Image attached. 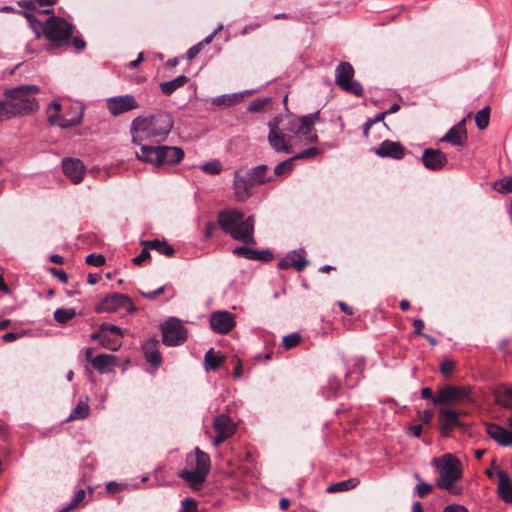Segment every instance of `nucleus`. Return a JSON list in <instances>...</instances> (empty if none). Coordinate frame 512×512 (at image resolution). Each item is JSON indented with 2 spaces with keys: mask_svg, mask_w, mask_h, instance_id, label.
<instances>
[{
  "mask_svg": "<svg viewBox=\"0 0 512 512\" xmlns=\"http://www.w3.org/2000/svg\"><path fill=\"white\" fill-rule=\"evenodd\" d=\"M173 128V120L166 112H157L148 116H138L131 122L130 133L134 144L144 141L161 142Z\"/></svg>",
  "mask_w": 512,
  "mask_h": 512,
  "instance_id": "1",
  "label": "nucleus"
},
{
  "mask_svg": "<svg viewBox=\"0 0 512 512\" xmlns=\"http://www.w3.org/2000/svg\"><path fill=\"white\" fill-rule=\"evenodd\" d=\"M254 216L244 218L237 209L223 210L218 213V223L221 229L233 239L245 244H254Z\"/></svg>",
  "mask_w": 512,
  "mask_h": 512,
  "instance_id": "2",
  "label": "nucleus"
},
{
  "mask_svg": "<svg viewBox=\"0 0 512 512\" xmlns=\"http://www.w3.org/2000/svg\"><path fill=\"white\" fill-rule=\"evenodd\" d=\"M39 88L35 85H22L5 91L4 95L12 117L27 115L38 109L35 95Z\"/></svg>",
  "mask_w": 512,
  "mask_h": 512,
  "instance_id": "3",
  "label": "nucleus"
},
{
  "mask_svg": "<svg viewBox=\"0 0 512 512\" xmlns=\"http://www.w3.org/2000/svg\"><path fill=\"white\" fill-rule=\"evenodd\" d=\"M432 464L439 472V479L436 483L437 487L451 494H460L461 488L455 485V482L462 477L460 461L452 454L446 453L440 459L434 458Z\"/></svg>",
  "mask_w": 512,
  "mask_h": 512,
  "instance_id": "4",
  "label": "nucleus"
},
{
  "mask_svg": "<svg viewBox=\"0 0 512 512\" xmlns=\"http://www.w3.org/2000/svg\"><path fill=\"white\" fill-rule=\"evenodd\" d=\"M136 155L141 161L160 166L179 163L184 157V151L174 146L141 145Z\"/></svg>",
  "mask_w": 512,
  "mask_h": 512,
  "instance_id": "5",
  "label": "nucleus"
},
{
  "mask_svg": "<svg viewBox=\"0 0 512 512\" xmlns=\"http://www.w3.org/2000/svg\"><path fill=\"white\" fill-rule=\"evenodd\" d=\"M319 117V110L304 116L290 117L284 130L305 143H316L318 141V134L314 126L319 121Z\"/></svg>",
  "mask_w": 512,
  "mask_h": 512,
  "instance_id": "6",
  "label": "nucleus"
},
{
  "mask_svg": "<svg viewBox=\"0 0 512 512\" xmlns=\"http://www.w3.org/2000/svg\"><path fill=\"white\" fill-rule=\"evenodd\" d=\"M73 25L59 16L49 17L43 26V36L51 42L48 51L57 48L70 40Z\"/></svg>",
  "mask_w": 512,
  "mask_h": 512,
  "instance_id": "7",
  "label": "nucleus"
},
{
  "mask_svg": "<svg viewBox=\"0 0 512 512\" xmlns=\"http://www.w3.org/2000/svg\"><path fill=\"white\" fill-rule=\"evenodd\" d=\"M97 313H114L124 311L126 314H132L136 311V307L131 299L121 293H112L103 298L96 306Z\"/></svg>",
  "mask_w": 512,
  "mask_h": 512,
  "instance_id": "8",
  "label": "nucleus"
},
{
  "mask_svg": "<svg viewBox=\"0 0 512 512\" xmlns=\"http://www.w3.org/2000/svg\"><path fill=\"white\" fill-rule=\"evenodd\" d=\"M354 68L349 62H340L335 69V83L342 90L355 96H361L363 93L362 85L353 80Z\"/></svg>",
  "mask_w": 512,
  "mask_h": 512,
  "instance_id": "9",
  "label": "nucleus"
},
{
  "mask_svg": "<svg viewBox=\"0 0 512 512\" xmlns=\"http://www.w3.org/2000/svg\"><path fill=\"white\" fill-rule=\"evenodd\" d=\"M161 329L162 341L167 346H178L187 338V329L177 318H170Z\"/></svg>",
  "mask_w": 512,
  "mask_h": 512,
  "instance_id": "10",
  "label": "nucleus"
},
{
  "mask_svg": "<svg viewBox=\"0 0 512 512\" xmlns=\"http://www.w3.org/2000/svg\"><path fill=\"white\" fill-rule=\"evenodd\" d=\"M61 104L54 100L50 103L48 107V122L51 125L59 126L60 128L67 129L71 127H75L81 123L83 110L80 109L76 111L74 116L71 118H67L65 116L60 115Z\"/></svg>",
  "mask_w": 512,
  "mask_h": 512,
  "instance_id": "11",
  "label": "nucleus"
},
{
  "mask_svg": "<svg viewBox=\"0 0 512 512\" xmlns=\"http://www.w3.org/2000/svg\"><path fill=\"white\" fill-rule=\"evenodd\" d=\"M256 185L246 169L240 168L234 172L233 190L238 201H245L252 195V189Z\"/></svg>",
  "mask_w": 512,
  "mask_h": 512,
  "instance_id": "12",
  "label": "nucleus"
},
{
  "mask_svg": "<svg viewBox=\"0 0 512 512\" xmlns=\"http://www.w3.org/2000/svg\"><path fill=\"white\" fill-rule=\"evenodd\" d=\"M469 389L465 386H445L437 391L433 403L440 404L452 401H464L469 398Z\"/></svg>",
  "mask_w": 512,
  "mask_h": 512,
  "instance_id": "13",
  "label": "nucleus"
},
{
  "mask_svg": "<svg viewBox=\"0 0 512 512\" xmlns=\"http://www.w3.org/2000/svg\"><path fill=\"white\" fill-rule=\"evenodd\" d=\"M213 428L217 433V435L213 439V445L218 446L219 444H221L227 438L231 437L234 434L236 427L229 416L225 414H220L214 418Z\"/></svg>",
  "mask_w": 512,
  "mask_h": 512,
  "instance_id": "14",
  "label": "nucleus"
},
{
  "mask_svg": "<svg viewBox=\"0 0 512 512\" xmlns=\"http://www.w3.org/2000/svg\"><path fill=\"white\" fill-rule=\"evenodd\" d=\"M107 108L112 115L118 116L122 113L139 108V104L133 95L126 94L109 98L107 100Z\"/></svg>",
  "mask_w": 512,
  "mask_h": 512,
  "instance_id": "15",
  "label": "nucleus"
},
{
  "mask_svg": "<svg viewBox=\"0 0 512 512\" xmlns=\"http://www.w3.org/2000/svg\"><path fill=\"white\" fill-rule=\"evenodd\" d=\"M209 323L212 330L220 334L230 332L236 324L233 314L228 311H217L212 313Z\"/></svg>",
  "mask_w": 512,
  "mask_h": 512,
  "instance_id": "16",
  "label": "nucleus"
},
{
  "mask_svg": "<svg viewBox=\"0 0 512 512\" xmlns=\"http://www.w3.org/2000/svg\"><path fill=\"white\" fill-rule=\"evenodd\" d=\"M268 127V142L271 148L276 152L290 153L291 146L285 140V135L279 130L276 119L270 121Z\"/></svg>",
  "mask_w": 512,
  "mask_h": 512,
  "instance_id": "17",
  "label": "nucleus"
},
{
  "mask_svg": "<svg viewBox=\"0 0 512 512\" xmlns=\"http://www.w3.org/2000/svg\"><path fill=\"white\" fill-rule=\"evenodd\" d=\"M421 161L428 170L439 171L448 162L447 156L439 149L427 148L423 151Z\"/></svg>",
  "mask_w": 512,
  "mask_h": 512,
  "instance_id": "18",
  "label": "nucleus"
},
{
  "mask_svg": "<svg viewBox=\"0 0 512 512\" xmlns=\"http://www.w3.org/2000/svg\"><path fill=\"white\" fill-rule=\"evenodd\" d=\"M381 158L402 159L406 154V148L398 141L384 140L375 151Z\"/></svg>",
  "mask_w": 512,
  "mask_h": 512,
  "instance_id": "19",
  "label": "nucleus"
},
{
  "mask_svg": "<svg viewBox=\"0 0 512 512\" xmlns=\"http://www.w3.org/2000/svg\"><path fill=\"white\" fill-rule=\"evenodd\" d=\"M64 174L74 183L79 184L83 180L84 165L79 159L65 158L62 161Z\"/></svg>",
  "mask_w": 512,
  "mask_h": 512,
  "instance_id": "20",
  "label": "nucleus"
},
{
  "mask_svg": "<svg viewBox=\"0 0 512 512\" xmlns=\"http://www.w3.org/2000/svg\"><path fill=\"white\" fill-rule=\"evenodd\" d=\"M308 264L309 261L304 258L303 251L294 250L282 258L278 266L280 269L294 268L296 271L300 272L303 271Z\"/></svg>",
  "mask_w": 512,
  "mask_h": 512,
  "instance_id": "21",
  "label": "nucleus"
},
{
  "mask_svg": "<svg viewBox=\"0 0 512 512\" xmlns=\"http://www.w3.org/2000/svg\"><path fill=\"white\" fill-rule=\"evenodd\" d=\"M486 432L499 445L512 446V431L494 423H487Z\"/></svg>",
  "mask_w": 512,
  "mask_h": 512,
  "instance_id": "22",
  "label": "nucleus"
},
{
  "mask_svg": "<svg viewBox=\"0 0 512 512\" xmlns=\"http://www.w3.org/2000/svg\"><path fill=\"white\" fill-rule=\"evenodd\" d=\"M459 414L452 409H441L439 412V425L443 435L449 436L450 431L459 426Z\"/></svg>",
  "mask_w": 512,
  "mask_h": 512,
  "instance_id": "23",
  "label": "nucleus"
},
{
  "mask_svg": "<svg viewBox=\"0 0 512 512\" xmlns=\"http://www.w3.org/2000/svg\"><path fill=\"white\" fill-rule=\"evenodd\" d=\"M466 139L467 132L465 128V119H462L448 130V132L442 137L441 141L451 143L455 146H462Z\"/></svg>",
  "mask_w": 512,
  "mask_h": 512,
  "instance_id": "24",
  "label": "nucleus"
},
{
  "mask_svg": "<svg viewBox=\"0 0 512 512\" xmlns=\"http://www.w3.org/2000/svg\"><path fill=\"white\" fill-rule=\"evenodd\" d=\"M233 254L242 256L249 260L269 262L273 259V254L270 250H255L246 246H240L233 249Z\"/></svg>",
  "mask_w": 512,
  "mask_h": 512,
  "instance_id": "25",
  "label": "nucleus"
},
{
  "mask_svg": "<svg viewBox=\"0 0 512 512\" xmlns=\"http://www.w3.org/2000/svg\"><path fill=\"white\" fill-rule=\"evenodd\" d=\"M499 497L506 503H512V480L509 475L503 471H497Z\"/></svg>",
  "mask_w": 512,
  "mask_h": 512,
  "instance_id": "26",
  "label": "nucleus"
},
{
  "mask_svg": "<svg viewBox=\"0 0 512 512\" xmlns=\"http://www.w3.org/2000/svg\"><path fill=\"white\" fill-rule=\"evenodd\" d=\"M158 343L156 338H151L148 339L142 347L146 361L154 367H158L162 361L161 354L158 350Z\"/></svg>",
  "mask_w": 512,
  "mask_h": 512,
  "instance_id": "27",
  "label": "nucleus"
},
{
  "mask_svg": "<svg viewBox=\"0 0 512 512\" xmlns=\"http://www.w3.org/2000/svg\"><path fill=\"white\" fill-rule=\"evenodd\" d=\"M497 405L512 410V387L507 384H500L493 391Z\"/></svg>",
  "mask_w": 512,
  "mask_h": 512,
  "instance_id": "28",
  "label": "nucleus"
},
{
  "mask_svg": "<svg viewBox=\"0 0 512 512\" xmlns=\"http://www.w3.org/2000/svg\"><path fill=\"white\" fill-rule=\"evenodd\" d=\"M91 364L100 374H107L112 371L114 356L99 354L91 359Z\"/></svg>",
  "mask_w": 512,
  "mask_h": 512,
  "instance_id": "29",
  "label": "nucleus"
},
{
  "mask_svg": "<svg viewBox=\"0 0 512 512\" xmlns=\"http://www.w3.org/2000/svg\"><path fill=\"white\" fill-rule=\"evenodd\" d=\"M178 476L185 480L192 488H196L200 486L206 479L207 475L201 471H198L196 469L191 470H182Z\"/></svg>",
  "mask_w": 512,
  "mask_h": 512,
  "instance_id": "30",
  "label": "nucleus"
},
{
  "mask_svg": "<svg viewBox=\"0 0 512 512\" xmlns=\"http://www.w3.org/2000/svg\"><path fill=\"white\" fill-rule=\"evenodd\" d=\"M246 170L249 172L252 181H254L256 185H262L272 181V177L268 175V166L265 164L257 165Z\"/></svg>",
  "mask_w": 512,
  "mask_h": 512,
  "instance_id": "31",
  "label": "nucleus"
},
{
  "mask_svg": "<svg viewBox=\"0 0 512 512\" xmlns=\"http://www.w3.org/2000/svg\"><path fill=\"white\" fill-rule=\"evenodd\" d=\"M143 245L149 247L153 250H156L160 254L165 256H172L175 252V249L168 244L166 241H161L159 239L147 240L142 242Z\"/></svg>",
  "mask_w": 512,
  "mask_h": 512,
  "instance_id": "32",
  "label": "nucleus"
},
{
  "mask_svg": "<svg viewBox=\"0 0 512 512\" xmlns=\"http://www.w3.org/2000/svg\"><path fill=\"white\" fill-rule=\"evenodd\" d=\"M359 483H360V480L358 478H349L347 480L340 481V482L333 483V484L329 485L326 488V492L327 493H336V492L349 491V490L357 487L359 485Z\"/></svg>",
  "mask_w": 512,
  "mask_h": 512,
  "instance_id": "33",
  "label": "nucleus"
},
{
  "mask_svg": "<svg viewBox=\"0 0 512 512\" xmlns=\"http://www.w3.org/2000/svg\"><path fill=\"white\" fill-rule=\"evenodd\" d=\"M188 82V78L185 75H180L173 80L162 82L160 84V90L165 95H171L175 90L184 86Z\"/></svg>",
  "mask_w": 512,
  "mask_h": 512,
  "instance_id": "34",
  "label": "nucleus"
},
{
  "mask_svg": "<svg viewBox=\"0 0 512 512\" xmlns=\"http://www.w3.org/2000/svg\"><path fill=\"white\" fill-rule=\"evenodd\" d=\"M195 460L196 465L193 469H196L198 471H201L208 475L210 471V457L207 453L200 450L199 448L195 449Z\"/></svg>",
  "mask_w": 512,
  "mask_h": 512,
  "instance_id": "35",
  "label": "nucleus"
},
{
  "mask_svg": "<svg viewBox=\"0 0 512 512\" xmlns=\"http://www.w3.org/2000/svg\"><path fill=\"white\" fill-rule=\"evenodd\" d=\"M89 410L90 408L86 401H79L75 408L71 411L66 421L84 419L88 416Z\"/></svg>",
  "mask_w": 512,
  "mask_h": 512,
  "instance_id": "36",
  "label": "nucleus"
},
{
  "mask_svg": "<svg viewBox=\"0 0 512 512\" xmlns=\"http://www.w3.org/2000/svg\"><path fill=\"white\" fill-rule=\"evenodd\" d=\"M77 315L73 308H59L54 311V319L59 324L64 325Z\"/></svg>",
  "mask_w": 512,
  "mask_h": 512,
  "instance_id": "37",
  "label": "nucleus"
},
{
  "mask_svg": "<svg viewBox=\"0 0 512 512\" xmlns=\"http://www.w3.org/2000/svg\"><path fill=\"white\" fill-rule=\"evenodd\" d=\"M492 188L500 194L512 192V174L495 181L492 184Z\"/></svg>",
  "mask_w": 512,
  "mask_h": 512,
  "instance_id": "38",
  "label": "nucleus"
},
{
  "mask_svg": "<svg viewBox=\"0 0 512 512\" xmlns=\"http://www.w3.org/2000/svg\"><path fill=\"white\" fill-rule=\"evenodd\" d=\"M490 120V107L486 106L475 115V122L480 130H484L488 127Z\"/></svg>",
  "mask_w": 512,
  "mask_h": 512,
  "instance_id": "39",
  "label": "nucleus"
},
{
  "mask_svg": "<svg viewBox=\"0 0 512 512\" xmlns=\"http://www.w3.org/2000/svg\"><path fill=\"white\" fill-rule=\"evenodd\" d=\"M242 98L241 94H231V95H220L213 99V104L217 106H231L234 103L240 101Z\"/></svg>",
  "mask_w": 512,
  "mask_h": 512,
  "instance_id": "40",
  "label": "nucleus"
},
{
  "mask_svg": "<svg viewBox=\"0 0 512 512\" xmlns=\"http://www.w3.org/2000/svg\"><path fill=\"white\" fill-rule=\"evenodd\" d=\"M206 369L215 370L219 367L222 362V358L213 351V349L208 350L204 356Z\"/></svg>",
  "mask_w": 512,
  "mask_h": 512,
  "instance_id": "41",
  "label": "nucleus"
},
{
  "mask_svg": "<svg viewBox=\"0 0 512 512\" xmlns=\"http://www.w3.org/2000/svg\"><path fill=\"white\" fill-rule=\"evenodd\" d=\"M295 160L293 157H290L280 163H278L274 168L275 176H283L290 173L293 170Z\"/></svg>",
  "mask_w": 512,
  "mask_h": 512,
  "instance_id": "42",
  "label": "nucleus"
},
{
  "mask_svg": "<svg viewBox=\"0 0 512 512\" xmlns=\"http://www.w3.org/2000/svg\"><path fill=\"white\" fill-rule=\"evenodd\" d=\"M200 169L210 175H218L222 172V164L219 160L213 159L200 166Z\"/></svg>",
  "mask_w": 512,
  "mask_h": 512,
  "instance_id": "43",
  "label": "nucleus"
},
{
  "mask_svg": "<svg viewBox=\"0 0 512 512\" xmlns=\"http://www.w3.org/2000/svg\"><path fill=\"white\" fill-rule=\"evenodd\" d=\"M98 338H101V344L103 347L113 351L117 350L121 344V342H119L118 340H115L114 343L111 344L110 339L107 338V336H105L104 333L100 332V328L98 329L97 332L91 334V339L96 340Z\"/></svg>",
  "mask_w": 512,
  "mask_h": 512,
  "instance_id": "44",
  "label": "nucleus"
},
{
  "mask_svg": "<svg viewBox=\"0 0 512 512\" xmlns=\"http://www.w3.org/2000/svg\"><path fill=\"white\" fill-rule=\"evenodd\" d=\"M24 16L26 17L30 28L33 30L36 36L40 37L41 34L43 35L44 23H41L33 14L29 12H24Z\"/></svg>",
  "mask_w": 512,
  "mask_h": 512,
  "instance_id": "45",
  "label": "nucleus"
},
{
  "mask_svg": "<svg viewBox=\"0 0 512 512\" xmlns=\"http://www.w3.org/2000/svg\"><path fill=\"white\" fill-rule=\"evenodd\" d=\"M100 332L104 333L105 335L107 333H112L117 336L115 339L110 340L111 344H113L115 340H118L120 342V338L123 336V331L120 327L109 323H102L100 325Z\"/></svg>",
  "mask_w": 512,
  "mask_h": 512,
  "instance_id": "46",
  "label": "nucleus"
},
{
  "mask_svg": "<svg viewBox=\"0 0 512 512\" xmlns=\"http://www.w3.org/2000/svg\"><path fill=\"white\" fill-rule=\"evenodd\" d=\"M319 154H321V150L317 147H310L308 149H305L304 151H301L299 153H297L296 155L293 156V159L296 161V160H301V159H310V158H314L316 156H318Z\"/></svg>",
  "mask_w": 512,
  "mask_h": 512,
  "instance_id": "47",
  "label": "nucleus"
},
{
  "mask_svg": "<svg viewBox=\"0 0 512 512\" xmlns=\"http://www.w3.org/2000/svg\"><path fill=\"white\" fill-rule=\"evenodd\" d=\"M301 341V336L298 333H291L283 337V345L285 349H291L297 346Z\"/></svg>",
  "mask_w": 512,
  "mask_h": 512,
  "instance_id": "48",
  "label": "nucleus"
},
{
  "mask_svg": "<svg viewBox=\"0 0 512 512\" xmlns=\"http://www.w3.org/2000/svg\"><path fill=\"white\" fill-rule=\"evenodd\" d=\"M85 497V491L83 489L78 490L74 497L72 498L71 502L66 506L63 507L60 512H67L70 509L76 507L78 504H80Z\"/></svg>",
  "mask_w": 512,
  "mask_h": 512,
  "instance_id": "49",
  "label": "nucleus"
},
{
  "mask_svg": "<svg viewBox=\"0 0 512 512\" xmlns=\"http://www.w3.org/2000/svg\"><path fill=\"white\" fill-rule=\"evenodd\" d=\"M455 370V362L449 359H445L440 364V371L445 376H450Z\"/></svg>",
  "mask_w": 512,
  "mask_h": 512,
  "instance_id": "50",
  "label": "nucleus"
},
{
  "mask_svg": "<svg viewBox=\"0 0 512 512\" xmlns=\"http://www.w3.org/2000/svg\"><path fill=\"white\" fill-rule=\"evenodd\" d=\"M86 263L89 265H92V266L99 267L105 263V258L101 254L97 255V254L92 253L86 257Z\"/></svg>",
  "mask_w": 512,
  "mask_h": 512,
  "instance_id": "51",
  "label": "nucleus"
},
{
  "mask_svg": "<svg viewBox=\"0 0 512 512\" xmlns=\"http://www.w3.org/2000/svg\"><path fill=\"white\" fill-rule=\"evenodd\" d=\"M433 487L431 484L420 481L416 486V492L420 498L427 496Z\"/></svg>",
  "mask_w": 512,
  "mask_h": 512,
  "instance_id": "52",
  "label": "nucleus"
},
{
  "mask_svg": "<svg viewBox=\"0 0 512 512\" xmlns=\"http://www.w3.org/2000/svg\"><path fill=\"white\" fill-rule=\"evenodd\" d=\"M178 512H197V505L194 500L187 498L182 501Z\"/></svg>",
  "mask_w": 512,
  "mask_h": 512,
  "instance_id": "53",
  "label": "nucleus"
},
{
  "mask_svg": "<svg viewBox=\"0 0 512 512\" xmlns=\"http://www.w3.org/2000/svg\"><path fill=\"white\" fill-rule=\"evenodd\" d=\"M8 103L5 99L4 101L0 100V121L4 119H11L13 118L12 115H10V109H8Z\"/></svg>",
  "mask_w": 512,
  "mask_h": 512,
  "instance_id": "54",
  "label": "nucleus"
},
{
  "mask_svg": "<svg viewBox=\"0 0 512 512\" xmlns=\"http://www.w3.org/2000/svg\"><path fill=\"white\" fill-rule=\"evenodd\" d=\"M202 50V44H196L190 47L186 53V57L189 60L194 59Z\"/></svg>",
  "mask_w": 512,
  "mask_h": 512,
  "instance_id": "55",
  "label": "nucleus"
},
{
  "mask_svg": "<svg viewBox=\"0 0 512 512\" xmlns=\"http://www.w3.org/2000/svg\"><path fill=\"white\" fill-rule=\"evenodd\" d=\"M150 257V252L149 250L147 249V247L143 248L142 251L140 252V254L136 257L133 258V263L134 264H141L143 261H145L147 258Z\"/></svg>",
  "mask_w": 512,
  "mask_h": 512,
  "instance_id": "56",
  "label": "nucleus"
},
{
  "mask_svg": "<svg viewBox=\"0 0 512 512\" xmlns=\"http://www.w3.org/2000/svg\"><path fill=\"white\" fill-rule=\"evenodd\" d=\"M265 105V101L261 99H254L249 103L248 110L251 112L259 111L261 110Z\"/></svg>",
  "mask_w": 512,
  "mask_h": 512,
  "instance_id": "57",
  "label": "nucleus"
},
{
  "mask_svg": "<svg viewBox=\"0 0 512 512\" xmlns=\"http://www.w3.org/2000/svg\"><path fill=\"white\" fill-rule=\"evenodd\" d=\"M165 290V287L164 286H161L159 288H157L156 290H153L151 292H141L142 296H144L145 298L147 299H150V300H153L155 299L158 295L162 294Z\"/></svg>",
  "mask_w": 512,
  "mask_h": 512,
  "instance_id": "58",
  "label": "nucleus"
},
{
  "mask_svg": "<svg viewBox=\"0 0 512 512\" xmlns=\"http://www.w3.org/2000/svg\"><path fill=\"white\" fill-rule=\"evenodd\" d=\"M442 512H468L467 508L460 504L446 506Z\"/></svg>",
  "mask_w": 512,
  "mask_h": 512,
  "instance_id": "59",
  "label": "nucleus"
},
{
  "mask_svg": "<svg viewBox=\"0 0 512 512\" xmlns=\"http://www.w3.org/2000/svg\"><path fill=\"white\" fill-rule=\"evenodd\" d=\"M51 273L56 276L62 283L68 282V276L64 270H57L56 268L50 269Z\"/></svg>",
  "mask_w": 512,
  "mask_h": 512,
  "instance_id": "60",
  "label": "nucleus"
},
{
  "mask_svg": "<svg viewBox=\"0 0 512 512\" xmlns=\"http://www.w3.org/2000/svg\"><path fill=\"white\" fill-rule=\"evenodd\" d=\"M421 433H422V425L421 424L410 426L409 431H408L409 436L416 437V438L420 437Z\"/></svg>",
  "mask_w": 512,
  "mask_h": 512,
  "instance_id": "61",
  "label": "nucleus"
},
{
  "mask_svg": "<svg viewBox=\"0 0 512 512\" xmlns=\"http://www.w3.org/2000/svg\"><path fill=\"white\" fill-rule=\"evenodd\" d=\"M419 417L422 423H429L433 417V412L431 410L426 409L420 413Z\"/></svg>",
  "mask_w": 512,
  "mask_h": 512,
  "instance_id": "62",
  "label": "nucleus"
},
{
  "mask_svg": "<svg viewBox=\"0 0 512 512\" xmlns=\"http://www.w3.org/2000/svg\"><path fill=\"white\" fill-rule=\"evenodd\" d=\"M216 229V226L214 223L212 222H208L206 225H205V230H204V235H205V238L206 239H209L212 237L214 231Z\"/></svg>",
  "mask_w": 512,
  "mask_h": 512,
  "instance_id": "63",
  "label": "nucleus"
},
{
  "mask_svg": "<svg viewBox=\"0 0 512 512\" xmlns=\"http://www.w3.org/2000/svg\"><path fill=\"white\" fill-rule=\"evenodd\" d=\"M72 44L75 47L76 50L80 51L85 48L86 43L82 38L74 37L72 39Z\"/></svg>",
  "mask_w": 512,
  "mask_h": 512,
  "instance_id": "64",
  "label": "nucleus"
}]
</instances>
